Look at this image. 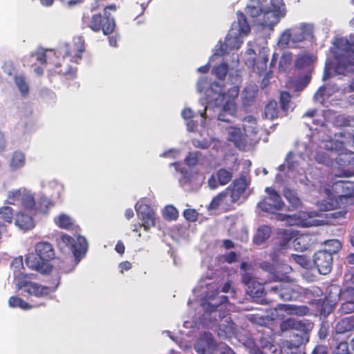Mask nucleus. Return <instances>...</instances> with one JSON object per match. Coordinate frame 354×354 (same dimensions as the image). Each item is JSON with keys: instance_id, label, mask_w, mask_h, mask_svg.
<instances>
[{"instance_id": "nucleus-45", "label": "nucleus", "mask_w": 354, "mask_h": 354, "mask_svg": "<svg viewBox=\"0 0 354 354\" xmlns=\"http://www.w3.org/2000/svg\"><path fill=\"white\" fill-rule=\"evenodd\" d=\"M325 245L327 248L325 250H326L327 252H330V254L332 255L333 254L337 253L342 247L341 243L337 239L326 241Z\"/></svg>"}, {"instance_id": "nucleus-24", "label": "nucleus", "mask_w": 354, "mask_h": 354, "mask_svg": "<svg viewBox=\"0 0 354 354\" xmlns=\"http://www.w3.org/2000/svg\"><path fill=\"white\" fill-rule=\"evenodd\" d=\"M15 223L23 231L30 230L35 227V222L32 216L24 212L16 215Z\"/></svg>"}, {"instance_id": "nucleus-53", "label": "nucleus", "mask_w": 354, "mask_h": 354, "mask_svg": "<svg viewBox=\"0 0 354 354\" xmlns=\"http://www.w3.org/2000/svg\"><path fill=\"white\" fill-rule=\"evenodd\" d=\"M294 157L295 156H287L286 159V163L279 166V171H284L285 168L286 167V165L289 169H292V170L295 169L296 168L297 164L294 161Z\"/></svg>"}, {"instance_id": "nucleus-1", "label": "nucleus", "mask_w": 354, "mask_h": 354, "mask_svg": "<svg viewBox=\"0 0 354 354\" xmlns=\"http://www.w3.org/2000/svg\"><path fill=\"white\" fill-rule=\"evenodd\" d=\"M209 301H203L201 306L205 310L203 319L207 327L216 328L218 335L226 339L235 335L236 328L231 317L221 313L222 305L227 302L226 296H221L217 300L214 295L208 296Z\"/></svg>"}, {"instance_id": "nucleus-33", "label": "nucleus", "mask_w": 354, "mask_h": 354, "mask_svg": "<svg viewBox=\"0 0 354 354\" xmlns=\"http://www.w3.org/2000/svg\"><path fill=\"white\" fill-rule=\"evenodd\" d=\"M312 63V56L308 54H304L297 56L295 61V66L297 69H303L310 67Z\"/></svg>"}, {"instance_id": "nucleus-7", "label": "nucleus", "mask_w": 354, "mask_h": 354, "mask_svg": "<svg viewBox=\"0 0 354 354\" xmlns=\"http://www.w3.org/2000/svg\"><path fill=\"white\" fill-rule=\"evenodd\" d=\"M323 145L324 149L337 155H354V134L336 133L334 138L324 140Z\"/></svg>"}, {"instance_id": "nucleus-19", "label": "nucleus", "mask_w": 354, "mask_h": 354, "mask_svg": "<svg viewBox=\"0 0 354 354\" xmlns=\"http://www.w3.org/2000/svg\"><path fill=\"white\" fill-rule=\"evenodd\" d=\"M313 262L320 274H326L332 269V254H330V252H327L326 250H319L314 254Z\"/></svg>"}, {"instance_id": "nucleus-63", "label": "nucleus", "mask_w": 354, "mask_h": 354, "mask_svg": "<svg viewBox=\"0 0 354 354\" xmlns=\"http://www.w3.org/2000/svg\"><path fill=\"white\" fill-rule=\"evenodd\" d=\"M208 185L211 189H215L218 187V182L216 178L212 176L208 180Z\"/></svg>"}, {"instance_id": "nucleus-54", "label": "nucleus", "mask_w": 354, "mask_h": 354, "mask_svg": "<svg viewBox=\"0 0 354 354\" xmlns=\"http://www.w3.org/2000/svg\"><path fill=\"white\" fill-rule=\"evenodd\" d=\"M183 216L186 220L194 222L197 220L198 214L194 209H187L184 211Z\"/></svg>"}, {"instance_id": "nucleus-27", "label": "nucleus", "mask_w": 354, "mask_h": 354, "mask_svg": "<svg viewBox=\"0 0 354 354\" xmlns=\"http://www.w3.org/2000/svg\"><path fill=\"white\" fill-rule=\"evenodd\" d=\"M352 330H354V321L352 322L351 316L341 319L335 326V331L338 334H344Z\"/></svg>"}, {"instance_id": "nucleus-2", "label": "nucleus", "mask_w": 354, "mask_h": 354, "mask_svg": "<svg viewBox=\"0 0 354 354\" xmlns=\"http://www.w3.org/2000/svg\"><path fill=\"white\" fill-rule=\"evenodd\" d=\"M313 328V324L307 320H299L290 318L284 320L280 325L282 331L292 330V337L295 338L290 341L283 343L281 348V354H303L299 346L306 344L309 340V333Z\"/></svg>"}, {"instance_id": "nucleus-43", "label": "nucleus", "mask_w": 354, "mask_h": 354, "mask_svg": "<svg viewBox=\"0 0 354 354\" xmlns=\"http://www.w3.org/2000/svg\"><path fill=\"white\" fill-rule=\"evenodd\" d=\"M290 100L291 95L288 91L281 92L279 102L281 109L284 112H287L289 110Z\"/></svg>"}, {"instance_id": "nucleus-62", "label": "nucleus", "mask_w": 354, "mask_h": 354, "mask_svg": "<svg viewBox=\"0 0 354 354\" xmlns=\"http://www.w3.org/2000/svg\"><path fill=\"white\" fill-rule=\"evenodd\" d=\"M313 354H327L326 347L322 345L317 346L314 348Z\"/></svg>"}, {"instance_id": "nucleus-60", "label": "nucleus", "mask_w": 354, "mask_h": 354, "mask_svg": "<svg viewBox=\"0 0 354 354\" xmlns=\"http://www.w3.org/2000/svg\"><path fill=\"white\" fill-rule=\"evenodd\" d=\"M185 161L189 166H194L198 163V156H187Z\"/></svg>"}, {"instance_id": "nucleus-30", "label": "nucleus", "mask_w": 354, "mask_h": 354, "mask_svg": "<svg viewBox=\"0 0 354 354\" xmlns=\"http://www.w3.org/2000/svg\"><path fill=\"white\" fill-rule=\"evenodd\" d=\"M279 109L278 104L276 100H270L265 107V115L267 118L273 120L278 118Z\"/></svg>"}, {"instance_id": "nucleus-31", "label": "nucleus", "mask_w": 354, "mask_h": 354, "mask_svg": "<svg viewBox=\"0 0 354 354\" xmlns=\"http://www.w3.org/2000/svg\"><path fill=\"white\" fill-rule=\"evenodd\" d=\"M236 15L239 33L248 35L250 32V26L248 22L245 15L241 11L237 12Z\"/></svg>"}, {"instance_id": "nucleus-39", "label": "nucleus", "mask_w": 354, "mask_h": 354, "mask_svg": "<svg viewBox=\"0 0 354 354\" xmlns=\"http://www.w3.org/2000/svg\"><path fill=\"white\" fill-rule=\"evenodd\" d=\"M229 71V66L226 62H222L213 68L212 73L220 80H224Z\"/></svg>"}, {"instance_id": "nucleus-38", "label": "nucleus", "mask_w": 354, "mask_h": 354, "mask_svg": "<svg viewBox=\"0 0 354 354\" xmlns=\"http://www.w3.org/2000/svg\"><path fill=\"white\" fill-rule=\"evenodd\" d=\"M283 195L284 197L287 199V201L292 207L297 208L300 205V199L299 198L295 191L291 190L288 188H285L283 190Z\"/></svg>"}, {"instance_id": "nucleus-42", "label": "nucleus", "mask_w": 354, "mask_h": 354, "mask_svg": "<svg viewBox=\"0 0 354 354\" xmlns=\"http://www.w3.org/2000/svg\"><path fill=\"white\" fill-rule=\"evenodd\" d=\"M234 169H231V171H228L225 169H221L217 171L216 176L220 185H224L227 184L232 178V171Z\"/></svg>"}, {"instance_id": "nucleus-18", "label": "nucleus", "mask_w": 354, "mask_h": 354, "mask_svg": "<svg viewBox=\"0 0 354 354\" xmlns=\"http://www.w3.org/2000/svg\"><path fill=\"white\" fill-rule=\"evenodd\" d=\"M216 343L210 333L205 332L194 344V349L199 354H213Z\"/></svg>"}, {"instance_id": "nucleus-9", "label": "nucleus", "mask_w": 354, "mask_h": 354, "mask_svg": "<svg viewBox=\"0 0 354 354\" xmlns=\"http://www.w3.org/2000/svg\"><path fill=\"white\" fill-rule=\"evenodd\" d=\"M227 131V140L232 142L235 147L240 151H252L257 144L259 143L258 138H248L239 127H230Z\"/></svg>"}, {"instance_id": "nucleus-56", "label": "nucleus", "mask_w": 354, "mask_h": 354, "mask_svg": "<svg viewBox=\"0 0 354 354\" xmlns=\"http://www.w3.org/2000/svg\"><path fill=\"white\" fill-rule=\"evenodd\" d=\"M230 50L227 46L225 42L222 43L220 41V45L216 48L214 56L223 57L227 54V50Z\"/></svg>"}, {"instance_id": "nucleus-48", "label": "nucleus", "mask_w": 354, "mask_h": 354, "mask_svg": "<svg viewBox=\"0 0 354 354\" xmlns=\"http://www.w3.org/2000/svg\"><path fill=\"white\" fill-rule=\"evenodd\" d=\"M164 216L169 220H176L178 218V212L172 205H167L163 211Z\"/></svg>"}, {"instance_id": "nucleus-8", "label": "nucleus", "mask_w": 354, "mask_h": 354, "mask_svg": "<svg viewBox=\"0 0 354 354\" xmlns=\"http://www.w3.org/2000/svg\"><path fill=\"white\" fill-rule=\"evenodd\" d=\"M15 283L17 289L22 290L28 296L42 297L48 295L50 292H54L56 287L44 286L30 280V276L19 272L15 275Z\"/></svg>"}, {"instance_id": "nucleus-57", "label": "nucleus", "mask_w": 354, "mask_h": 354, "mask_svg": "<svg viewBox=\"0 0 354 354\" xmlns=\"http://www.w3.org/2000/svg\"><path fill=\"white\" fill-rule=\"evenodd\" d=\"M181 115L185 120H192L195 117V113L190 108L184 109Z\"/></svg>"}, {"instance_id": "nucleus-15", "label": "nucleus", "mask_w": 354, "mask_h": 354, "mask_svg": "<svg viewBox=\"0 0 354 354\" xmlns=\"http://www.w3.org/2000/svg\"><path fill=\"white\" fill-rule=\"evenodd\" d=\"M138 216L142 221V226L146 231H148L151 227L155 225L156 214L154 210L147 204L139 201L135 205Z\"/></svg>"}, {"instance_id": "nucleus-12", "label": "nucleus", "mask_w": 354, "mask_h": 354, "mask_svg": "<svg viewBox=\"0 0 354 354\" xmlns=\"http://www.w3.org/2000/svg\"><path fill=\"white\" fill-rule=\"evenodd\" d=\"M266 192L268 196L259 203V207L263 212L274 213L282 209L284 203L280 196L272 189L267 187Z\"/></svg>"}, {"instance_id": "nucleus-11", "label": "nucleus", "mask_w": 354, "mask_h": 354, "mask_svg": "<svg viewBox=\"0 0 354 354\" xmlns=\"http://www.w3.org/2000/svg\"><path fill=\"white\" fill-rule=\"evenodd\" d=\"M57 57L55 52L53 50H48L45 53H40L37 55V60L41 64H47L48 61L50 64L54 65V71L55 73L63 75L66 77L67 79H74L76 77L77 68H73L68 66L67 69L62 70L60 68L62 64L61 62H56L55 59Z\"/></svg>"}, {"instance_id": "nucleus-4", "label": "nucleus", "mask_w": 354, "mask_h": 354, "mask_svg": "<svg viewBox=\"0 0 354 354\" xmlns=\"http://www.w3.org/2000/svg\"><path fill=\"white\" fill-rule=\"evenodd\" d=\"M223 85H221L217 82H214L210 85V89L215 93H218L216 101L223 102V107L218 115V119L225 122H230L231 118L236 115V98L239 94V88L238 86H233L230 88L226 93L223 92Z\"/></svg>"}, {"instance_id": "nucleus-10", "label": "nucleus", "mask_w": 354, "mask_h": 354, "mask_svg": "<svg viewBox=\"0 0 354 354\" xmlns=\"http://www.w3.org/2000/svg\"><path fill=\"white\" fill-rule=\"evenodd\" d=\"M57 245L63 252H71L75 259L84 254L87 250V243L83 236H78L77 240H75L70 236L64 234L57 241Z\"/></svg>"}, {"instance_id": "nucleus-14", "label": "nucleus", "mask_w": 354, "mask_h": 354, "mask_svg": "<svg viewBox=\"0 0 354 354\" xmlns=\"http://www.w3.org/2000/svg\"><path fill=\"white\" fill-rule=\"evenodd\" d=\"M335 44L339 50H343V53L337 58L339 64H342L345 69L348 66L354 65L353 45L349 43L346 39L344 38L337 39Z\"/></svg>"}, {"instance_id": "nucleus-61", "label": "nucleus", "mask_w": 354, "mask_h": 354, "mask_svg": "<svg viewBox=\"0 0 354 354\" xmlns=\"http://www.w3.org/2000/svg\"><path fill=\"white\" fill-rule=\"evenodd\" d=\"M225 260L231 263L236 261V254L234 252H230L225 256Z\"/></svg>"}, {"instance_id": "nucleus-22", "label": "nucleus", "mask_w": 354, "mask_h": 354, "mask_svg": "<svg viewBox=\"0 0 354 354\" xmlns=\"http://www.w3.org/2000/svg\"><path fill=\"white\" fill-rule=\"evenodd\" d=\"M292 35V43H300L312 35L313 28L310 25L302 24L290 28Z\"/></svg>"}, {"instance_id": "nucleus-59", "label": "nucleus", "mask_w": 354, "mask_h": 354, "mask_svg": "<svg viewBox=\"0 0 354 354\" xmlns=\"http://www.w3.org/2000/svg\"><path fill=\"white\" fill-rule=\"evenodd\" d=\"M261 268L266 272L272 274L274 271V266L268 262H263L261 263Z\"/></svg>"}, {"instance_id": "nucleus-46", "label": "nucleus", "mask_w": 354, "mask_h": 354, "mask_svg": "<svg viewBox=\"0 0 354 354\" xmlns=\"http://www.w3.org/2000/svg\"><path fill=\"white\" fill-rule=\"evenodd\" d=\"M292 35L290 29L286 30L280 36V38L278 41V44L281 48L288 47L290 41H292Z\"/></svg>"}, {"instance_id": "nucleus-50", "label": "nucleus", "mask_w": 354, "mask_h": 354, "mask_svg": "<svg viewBox=\"0 0 354 354\" xmlns=\"http://www.w3.org/2000/svg\"><path fill=\"white\" fill-rule=\"evenodd\" d=\"M276 218L279 221H286L289 225H297L299 222L295 215L277 214Z\"/></svg>"}, {"instance_id": "nucleus-36", "label": "nucleus", "mask_w": 354, "mask_h": 354, "mask_svg": "<svg viewBox=\"0 0 354 354\" xmlns=\"http://www.w3.org/2000/svg\"><path fill=\"white\" fill-rule=\"evenodd\" d=\"M8 305L11 308L19 307L23 310L31 309L33 306L29 304L21 298L17 297H11L8 300Z\"/></svg>"}, {"instance_id": "nucleus-28", "label": "nucleus", "mask_w": 354, "mask_h": 354, "mask_svg": "<svg viewBox=\"0 0 354 354\" xmlns=\"http://www.w3.org/2000/svg\"><path fill=\"white\" fill-rule=\"evenodd\" d=\"M270 234L271 229L268 226H261L257 230L253 241L256 244L261 245L269 238Z\"/></svg>"}, {"instance_id": "nucleus-40", "label": "nucleus", "mask_w": 354, "mask_h": 354, "mask_svg": "<svg viewBox=\"0 0 354 354\" xmlns=\"http://www.w3.org/2000/svg\"><path fill=\"white\" fill-rule=\"evenodd\" d=\"M14 81L23 95H26L29 93V86L24 75H16Z\"/></svg>"}, {"instance_id": "nucleus-49", "label": "nucleus", "mask_w": 354, "mask_h": 354, "mask_svg": "<svg viewBox=\"0 0 354 354\" xmlns=\"http://www.w3.org/2000/svg\"><path fill=\"white\" fill-rule=\"evenodd\" d=\"M12 209L10 207H3L0 208V215L7 223H10L12 219Z\"/></svg>"}, {"instance_id": "nucleus-44", "label": "nucleus", "mask_w": 354, "mask_h": 354, "mask_svg": "<svg viewBox=\"0 0 354 354\" xmlns=\"http://www.w3.org/2000/svg\"><path fill=\"white\" fill-rule=\"evenodd\" d=\"M293 55L291 53H283L279 60V66L283 71H286L292 62Z\"/></svg>"}, {"instance_id": "nucleus-25", "label": "nucleus", "mask_w": 354, "mask_h": 354, "mask_svg": "<svg viewBox=\"0 0 354 354\" xmlns=\"http://www.w3.org/2000/svg\"><path fill=\"white\" fill-rule=\"evenodd\" d=\"M279 309L290 315L304 316L308 314L309 309L306 306H297L292 304H281Z\"/></svg>"}, {"instance_id": "nucleus-13", "label": "nucleus", "mask_w": 354, "mask_h": 354, "mask_svg": "<svg viewBox=\"0 0 354 354\" xmlns=\"http://www.w3.org/2000/svg\"><path fill=\"white\" fill-rule=\"evenodd\" d=\"M250 183V179L246 176L242 175L227 189L229 190L230 197L232 203L246 199L245 190Z\"/></svg>"}, {"instance_id": "nucleus-6", "label": "nucleus", "mask_w": 354, "mask_h": 354, "mask_svg": "<svg viewBox=\"0 0 354 354\" xmlns=\"http://www.w3.org/2000/svg\"><path fill=\"white\" fill-rule=\"evenodd\" d=\"M109 10L115 11L116 6L112 4L105 7L103 15L99 13L93 15L91 18L84 17V24L94 32L102 30L106 35L111 34L115 28V23L114 19L110 16Z\"/></svg>"}, {"instance_id": "nucleus-20", "label": "nucleus", "mask_w": 354, "mask_h": 354, "mask_svg": "<svg viewBox=\"0 0 354 354\" xmlns=\"http://www.w3.org/2000/svg\"><path fill=\"white\" fill-rule=\"evenodd\" d=\"M243 283L248 287L247 292L252 297H259L263 292L261 285L249 273H245L242 277Z\"/></svg>"}, {"instance_id": "nucleus-32", "label": "nucleus", "mask_w": 354, "mask_h": 354, "mask_svg": "<svg viewBox=\"0 0 354 354\" xmlns=\"http://www.w3.org/2000/svg\"><path fill=\"white\" fill-rule=\"evenodd\" d=\"M171 165L174 166L176 171H180L182 176L179 178V183L181 187H185L191 182L192 174L187 170H184V169L181 167V164L179 162L172 163Z\"/></svg>"}, {"instance_id": "nucleus-35", "label": "nucleus", "mask_w": 354, "mask_h": 354, "mask_svg": "<svg viewBox=\"0 0 354 354\" xmlns=\"http://www.w3.org/2000/svg\"><path fill=\"white\" fill-rule=\"evenodd\" d=\"M6 161L11 170L18 169L25 164L24 156H6Z\"/></svg>"}, {"instance_id": "nucleus-37", "label": "nucleus", "mask_w": 354, "mask_h": 354, "mask_svg": "<svg viewBox=\"0 0 354 354\" xmlns=\"http://www.w3.org/2000/svg\"><path fill=\"white\" fill-rule=\"evenodd\" d=\"M246 12L251 17L255 18L263 13V8L259 2L253 1L247 6Z\"/></svg>"}, {"instance_id": "nucleus-64", "label": "nucleus", "mask_w": 354, "mask_h": 354, "mask_svg": "<svg viewBox=\"0 0 354 354\" xmlns=\"http://www.w3.org/2000/svg\"><path fill=\"white\" fill-rule=\"evenodd\" d=\"M198 123L193 119L187 120V127L189 131H194L197 127Z\"/></svg>"}, {"instance_id": "nucleus-29", "label": "nucleus", "mask_w": 354, "mask_h": 354, "mask_svg": "<svg viewBox=\"0 0 354 354\" xmlns=\"http://www.w3.org/2000/svg\"><path fill=\"white\" fill-rule=\"evenodd\" d=\"M310 244V238L306 234L298 236L293 241L295 248L301 251L306 250Z\"/></svg>"}, {"instance_id": "nucleus-58", "label": "nucleus", "mask_w": 354, "mask_h": 354, "mask_svg": "<svg viewBox=\"0 0 354 354\" xmlns=\"http://www.w3.org/2000/svg\"><path fill=\"white\" fill-rule=\"evenodd\" d=\"M192 144L196 147H199L201 149H207L209 147V142L207 140L200 141L196 139H194L192 140Z\"/></svg>"}, {"instance_id": "nucleus-17", "label": "nucleus", "mask_w": 354, "mask_h": 354, "mask_svg": "<svg viewBox=\"0 0 354 354\" xmlns=\"http://www.w3.org/2000/svg\"><path fill=\"white\" fill-rule=\"evenodd\" d=\"M270 293L278 295L279 297L284 301L296 299L299 296L298 290H295L292 284L287 282L279 283L272 286L268 290Z\"/></svg>"}, {"instance_id": "nucleus-23", "label": "nucleus", "mask_w": 354, "mask_h": 354, "mask_svg": "<svg viewBox=\"0 0 354 354\" xmlns=\"http://www.w3.org/2000/svg\"><path fill=\"white\" fill-rule=\"evenodd\" d=\"M283 16V15L279 14L277 11L272 9H268L264 12L263 11V20L261 25L263 27L272 28L276 25L280 18Z\"/></svg>"}, {"instance_id": "nucleus-3", "label": "nucleus", "mask_w": 354, "mask_h": 354, "mask_svg": "<svg viewBox=\"0 0 354 354\" xmlns=\"http://www.w3.org/2000/svg\"><path fill=\"white\" fill-rule=\"evenodd\" d=\"M319 194L324 199L317 203L321 211H329L338 206L337 198L351 197L354 195V185L346 180H338L330 186L329 184L320 183Z\"/></svg>"}, {"instance_id": "nucleus-55", "label": "nucleus", "mask_w": 354, "mask_h": 354, "mask_svg": "<svg viewBox=\"0 0 354 354\" xmlns=\"http://www.w3.org/2000/svg\"><path fill=\"white\" fill-rule=\"evenodd\" d=\"M348 344L346 342H341L336 346L333 354H348Z\"/></svg>"}, {"instance_id": "nucleus-26", "label": "nucleus", "mask_w": 354, "mask_h": 354, "mask_svg": "<svg viewBox=\"0 0 354 354\" xmlns=\"http://www.w3.org/2000/svg\"><path fill=\"white\" fill-rule=\"evenodd\" d=\"M225 42L229 49L232 50L239 48L243 41L239 37V33L233 32V28H232L225 37Z\"/></svg>"}, {"instance_id": "nucleus-5", "label": "nucleus", "mask_w": 354, "mask_h": 354, "mask_svg": "<svg viewBox=\"0 0 354 354\" xmlns=\"http://www.w3.org/2000/svg\"><path fill=\"white\" fill-rule=\"evenodd\" d=\"M36 254L26 256V266L41 274H47L51 271L52 266L49 261L55 257L53 245L48 242H39L35 245Z\"/></svg>"}, {"instance_id": "nucleus-16", "label": "nucleus", "mask_w": 354, "mask_h": 354, "mask_svg": "<svg viewBox=\"0 0 354 354\" xmlns=\"http://www.w3.org/2000/svg\"><path fill=\"white\" fill-rule=\"evenodd\" d=\"M8 198L10 203L15 204L16 202H20L27 209H32L35 206L34 196L25 188L10 192Z\"/></svg>"}, {"instance_id": "nucleus-21", "label": "nucleus", "mask_w": 354, "mask_h": 354, "mask_svg": "<svg viewBox=\"0 0 354 354\" xmlns=\"http://www.w3.org/2000/svg\"><path fill=\"white\" fill-rule=\"evenodd\" d=\"M243 129L244 133L248 138H258L259 141L261 138L257 136L259 128L257 119L252 115H247L243 119Z\"/></svg>"}, {"instance_id": "nucleus-41", "label": "nucleus", "mask_w": 354, "mask_h": 354, "mask_svg": "<svg viewBox=\"0 0 354 354\" xmlns=\"http://www.w3.org/2000/svg\"><path fill=\"white\" fill-rule=\"evenodd\" d=\"M55 222L59 227L64 229H69L73 225L72 218L65 214H62L55 218Z\"/></svg>"}, {"instance_id": "nucleus-34", "label": "nucleus", "mask_w": 354, "mask_h": 354, "mask_svg": "<svg viewBox=\"0 0 354 354\" xmlns=\"http://www.w3.org/2000/svg\"><path fill=\"white\" fill-rule=\"evenodd\" d=\"M228 196H230L228 189H226L225 192L220 193L212 199L209 205L210 208L215 209L218 208V207L220 206L223 203H227Z\"/></svg>"}, {"instance_id": "nucleus-52", "label": "nucleus", "mask_w": 354, "mask_h": 354, "mask_svg": "<svg viewBox=\"0 0 354 354\" xmlns=\"http://www.w3.org/2000/svg\"><path fill=\"white\" fill-rule=\"evenodd\" d=\"M53 206V203L46 197H41L39 202V208L43 213H46L48 209Z\"/></svg>"}, {"instance_id": "nucleus-51", "label": "nucleus", "mask_w": 354, "mask_h": 354, "mask_svg": "<svg viewBox=\"0 0 354 354\" xmlns=\"http://www.w3.org/2000/svg\"><path fill=\"white\" fill-rule=\"evenodd\" d=\"M273 10L277 11L279 14L285 15V4L283 0H271V8Z\"/></svg>"}, {"instance_id": "nucleus-47", "label": "nucleus", "mask_w": 354, "mask_h": 354, "mask_svg": "<svg viewBox=\"0 0 354 354\" xmlns=\"http://www.w3.org/2000/svg\"><path fill=\"white\" fill-rule=\"evenodd\" d=\"M258 346L270 353H274L276 351L275 346L271 344L270 339L268 337H259Z\"/></svg>"}]
</instances>
